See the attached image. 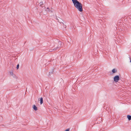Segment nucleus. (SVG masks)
<instances>
[{
	"label": "nucleus",
	"instance_id": "nucleus-1",
	"mask_svg": "<svg viewBox=\"0 0 131 131\" xmlns=\"http://www.w3.org/2000/svg\"><path fill=\"white\" fill-rule=\"evenodd\" d=\"M74 6L78 11L80 12L83 11L82 5L77 0H71Z\"/></svg>",
	"mask_w": 131,
	"mask_h": 131
},
{
	"label": "nucleus",
	"instance_id": "nucleus-2",
	"mask_svg": "<svg viewBox=\"0 0 131 131\" xmlns=\"http://www.w3.org/2000/svg\"><path fill=\"white\" fill-rule=\"evenodd\" d=\"M119 78L118 75L115 76L114 78V81L116 82H117L119 80Z\"/></svg>",
	"mask_w": 131,
	"mask_h": 131
},
{
	"label": "nucleus",
	"instance_id": "nucleus-3",
	"mask_svg": "<svg viewBox=\"0 0 131 131\" xmlns=\"http://www.w3.org/2000/svg\"><path fill=\"white\" fill-rule=\"evenodd\" d=\"M117 70L115 69H114L112 70L111 74H113L117 72Z\"/></svg>",
	"mask_w": 131,
	"mask_h": 131
},
{
	"label": "nucleus",
	"instance_id": "nucleus-4",
	"mask_svg": "<svg viewBox=\"0 0 131 131\" xmlns=\"http://www.w3.org/2000/svg\"><path fill=\"white\" fill-rule=\"evenodd\" d=\"M32 108L35 111H37V108L35 105H33Z\"/></svg>",
	"mask_w": 131,
	"mask_h": 131
},
{
	"label": "nucleus",
	"instance_id": "nucleus-5",
	"mask_svg": "<svg viewBox=\"0 0 131 131\" xmlns=\"http://www.w3.org/2000/svg\"><path fill=\"white\" fill-rule=\"evenodd\" d=\"M47 11L49 12H52V11L51 10V9H49L48 7H47Z\"/></svg>",
	"mask_w": 131,
	"mask_h": 131
},
{
	"label": "nucleus",
	"instance_id": "nucleus-6",
	"mask_svg": "<svg viewBox=\"0 0 131 131\" xmlns=\"http://www.w3.org/2000/svg\"><path fill=\"white\" fill-rule=\"evenodd\" d=\"M43 102V99L42 97H41L40 98V104H42Z\"/></svg>",
	"mask_w": 131,
	"mask_h": 131
},
{
	"label": "nucleus",
	"instance_id": "nucleus-7",
	"mask_svg": "<svg viewBox=\"0 0 131 131\" xmlns=\"http://www.w3.org/2000/svg\"><path fill=\"white\" fill-rule=\"evenodd\" d=\"M127 117L129 120H131V116L128 115L127 116Z\"/></svg>",
	"mask_w": 131,
	"mask_h": 131
},
{
	"label": "nucleus",
	"instance_id": "nucleus-8",
	"mask_svg": "<svg viewBox=\"0 0 131 131\" xmlns=\"http://www.w3.org/2000/svg\"><path fill=\"white\" fill-rule=\"evenodd\" d=\"M9 73L11 75L13 76L14 75V74L12 71H10Z\"/></svg>",
	"mask_w": 131,
	"mask_h": 131
},
{
	"label": "nucleus",
	"instance_id": "nucleus-9",
	"mask_svg": "<svg viewBox=\"0 0 131 131\" xmlns=\"http://www.w3.org/2000/svg\"><path fill=\"white\" fill-rule=\"evenodd\" d=\"M19 65L18 64L17 66V67H16V68H17V69H18L19 68Z\"/></svg>",
	"mask_w": 131,
	"mask_h": 131
},
{
	"label": "nucleus",
	"instance_id": "nucleus-10",
	"mask_svg": "<svg viewBox=\"0 0 131 131\" xmlns=\"http://www.w3.org/2000/svg\"><path fill=\"white\" fill-rule=\"evenodd\" d=\"M42 2H40V3H39V4L40 5H42Z\"/></svg>",
	"mask_w": 131,
	"mask_h": 131
},
{
	"label": "nucleus",
	"instance_id": "nucleus-11",
	"mask_svg": "<svg viewBox=\"0 0 131 131\" xmlns=\"http://www.w3.org/2000/svg\"><path fill=\"white\" fill-rule=\"evenodd\" d=\"M69 129H68L66 130H65V131H69Z\"/></svg>",
	"mask_w": 131,
	"mask_h": 131
},
{
	"label": "nucleus",
	"instance_id": "nucleus-12",
	"mask_svg": "<svg viewBox=\"0 0 131 131\" xmlns=\"http://www.w3.org/2000/svg\"><path fill=\"white\" fill-rule=\"evenodd\" d=\"M130 62L131 63V60L130 61Z\"/></svg>",
	"mask_w": 131,
	"mask_h": 131
}]
</instances>
